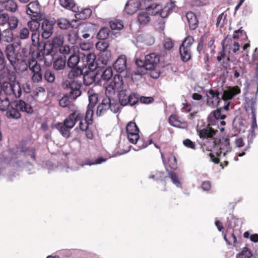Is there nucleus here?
<instances>
[{"mask_svg":"<svg viewBox=\"0 0 258 258\" xmlns=\"http://www.w3.org/2000/svg\"><path fill=\"white\" fill-rule=\"evenodd\" d=\"M44 78L46 81L52 83L55 80L54 74L50 70H47L44 74Z\"/></svg>","mask_w":258,"mask_h":258,"instance_id":"obj_57","label":"nucleus"},{"mask_svg":"<svg viewBox=\"0 0 258 258\" xmlns=\"http://www.w3.org/2000/svg\"><path fill=\"white\" fill-rule=\"evenodd\" d=\"M83 64L81 67L88 68L90 71H94L97 68V63L96 61V55L94 53L86 51L85 53H80Z\"/></svg>","mask_w":258,"mask_h":258,"instance_id":"obj_9","label":"nucleus"},{"mask_svg":"<svg viewBox=\"0 0 258 258\" xmlns=\"http://www.w3.org/2000/svg\"><path fill=\"white\" fill-rule=\"evenodd\" d=\"M81 84L78 81H72L66 84V88L69 92L70 98L75 100L82 94L81 91Z\"/></svg>","mask_w":258,"mask_h":258,"instance_id":"obj_11","label":"nucleus"},{"mask_svg":"<svg viewBox=\"0 0 258 258\" xmlns=\"http://www.w3.org/2000/svg\"><path fill=\"white\" fill-rule=\"evenodd\" d=\"M109 98H104L103 99L101 104H99L97 108L96 113L98 116H101L104 114L109 108Z\"/></svg>","mask_w":258,"mask_h":258,"instance_id":"obj_24","label":"nucleus"},{"mask_svg":"<svg viewBox=\"0 0 258 258\" xmlns=\"http://www.w3.org/2000/svg\"><path fill=\"white\" fill-rule=\"evenodd\" d=\"M111 58V53L110 51L107 50L101 52L100 54V59L102 63L106 64L110 60Z\"/></svg>","mask_w":258,"mask_h":258,"instance_id":"obj_51","label":"nucleus"},{"mask_svg":"<svg viewBox=\"0 0 258 258\" xmlns=\"http://www.w3.org/2000/svg\"><path fill=\"white\" fill-rule=\"evenodd\" d=\"M98 74L96 73L95 75L84 77V83L86 85H90L93 82L96 81V78L97 77Z\"/></svg>","mask_w":258,"mask_h":258,"instance_id":"obj_60","label":"nucleus"},{"mask_svg":"<svg viewBox=\"0 0 258 258\" xmlns=\"http://www.w3.org/2000/svg\"><path fill=\"white\" fill-rule=\"evenodd\" d=\"M197 130L201 139L211 141L213 148L218 150L216 152L218 157L220 156L222 153H223V156H225L227 153L231 152V147L230 146L229 139L228 138L218 139L214 138V136L218 132V130L210 126V124L202 130H199L198 128Z\"/></svg>","mask_w":258,"mask_h":258,"instance_id":"obj_1","label":"nucleus"},{"mask_svg":"<svg viewBox=\"0 0 258 258\" xmlns=\"http://www.w3.org/2000/svg\"><path fill=\"white\" fill-rule=\"evenodd\" d=\"M149 15L146 11L141 12L138 14V20L140 24L146 25L150 21Z\"/></svg>","mask_w":258,"mask_h":258,"instance_id":"obj_37","label":"nucleus"},{"mask_svg":"<svg viewBox=\"0 0 258 258\" xmlns=\"http://www.w3.org/2000/svg\"><path fill=\"white\" fill-rule=\"evenodd\" d=\"M163 46L165 49H171L173 46V43L170 38H166L163 41Z\"/></svg>","mask_w":258,"mask_h":258,"instance_id":"obj_62","label":"nucleus"},{"mask_svg":"<svg viewBox=\"0 0 258 258\" xmlns=\"http://www.w3.org/2000/svg\"><path fill=\"white\" fill-rule=\"evenodd\" d=\"M14 68L18 73H24L28 70V61L22 59H19Z\"/></svg>","mask_w":258,"mask_h":258,"instance_id":"obj_33","label":"nucleus"},{"mask_svg":"<svg viewBox=\"0 0 258 258\" xmlns=\"http://www.w3.org/2000/svg\"><path fill=\"white\" fill-rule=\"evenodd\" d=\"M126 130L128 141L134 144L138 143V148L134 149L135 151H139L148 146L147 143L140 139L139 135L140 131L135 122L132 121L128 122L126 126Z\"/></svg>","mask_w":258,"mask_h":258,"instance_id":"obj_3","label":"nucleus"},{"mask_svg":"<svg viewBox=\"0 0 258 258\" xmlns=\"http://www.w3.org/2000/svg\"><path fill=\"white\" fill-rule=\"evenodd\" d=\"M9 26L8 29H11V31L15 29L18 27V19L15 17H9V21L7 22Z\"/></svg>","mask_w":258,"mask_h":258,"instance_id":"obj_47","label":"nucleus"},{"mask_svg":"<svg viewBox=\"0 0 258 258\" xmlns=\"http://www.w3.org/2000/svg\"><path fill=\"white\" fill-rule=\"evenodd\" d=\"M7 58L8 60L10 61V64L14 67L16 66V64L19 60L17 57V55L15 53L13 54H8L6 55Z\"/></svg>","mask_w":258,"mask_h":258,"instance_id":"obj_59","label":"nucleus"},{"mask_svg":"<svg viewBox=\"0 0 258 258\" xmlns=\"http://www.w3.org/2000/svg\"><path fill=\"white\" fill-rule=\"evenodd\" d=\"M116 91L113 86L110 83L109 85L106 87L105 94L107 96L106 98H109L111 100V98L113 97Z\"/></svg>","mask_w":258,"mask_h":258,"instance_id":"obj_56","label":"nucleus"},{"mask_svg":"<svg viewBox=\"0 0 258 258\" xmlns=\"http://www.w3.org/2000/svg\"><path fill=\"white\" fill-rule=\"evenodd\" d=\"M0 5H3V8L12 12H15L17 9V5L13 0H7L3 4H0Z\"/></svg>","mask_w":258,"mask_h":258,"instance_id":"obj_34","label":"nucleus"},{"mask_svg":"<svg viewBox=\"0 0 258 258\" xmlns=\"http://www.w3.org/2000/svg\"><path fill=\"white\" fill-rule=\"evenodd\" d=\"M42 44H43V47L40 50L38 55H40L41 53L43 58H44L45 56L50 55L51 58H53V55L55 54L53 46L51 44H49V48H47V44L45 42H43Z\"/></svg>","mask_w":258,"mask_h":258,"instance_id":"obj_30","label":"nucleus"},{"mask_svg":"<svg viewBox=\"0 0 258 258\" xmlns=\"http://www.w3.org/2000/svg\"><path fill=\"white\" fill-rule=\"evenodd\" d=\"M9 82L4 84V91L10 96L16 98H20L22 95V88L20 83L16 79L15 73H12L9 77Z\"/></svg>","mask_w":258,"mask_h":258,"instance_id":"obj_4","label":"nucleus"},{"mask_svg":"<svg viewBox=\"0 0 258 258\" xmlns=\"http://www.w3.org/2000/svg\"><path fill=\"white\" fill-rule=\"evenodd\" d=\"M80 114L78 112H73L67 117L63 122H58L55 128L62 136L68 139L71 136V130L73 128L76 123V119H80Z\"/></svg>","mask_w":258,"mask_h":258,"instance_id":"obj_2","label":"nucleus"},{"mask_svg":"<svg viewBox=\"0 0 258 258\" xmlns=\"http://www.w3.org/2000/svg\"><path fill=\"white\" fill-rule=\"evenodd\" d=\"M60 5L64 8H69L74 11L75 4L73 0H59Z\"/></svg>","mask_w":258,"mask_h":258,"instance_id":"obj_54","label":"nucleus"},{"mask_svg":"<svg viewBox=\"0 0 258 258\" xmlns=\"http://www.w3.org/2000/svg\"><path fill=\"white\" fill-rule=\"evenodd\" d=\"M110 32V30L108 28L102 27L97 33V38L101 40L106 39L109 37Z\"/></svg>","mask_w":258,"mask_h":258,"instance_id":"obj_39","label":"nucleus"},{"mask_svg":"<svg viewBox=\"0 0 258 258\" xmlns=\"http://www.w3.org/2000/svg\"><path fill=\"white\" fill-rule=\"evenodd\" d=\"M109 43L104 41H100L96 43V48L101 52L107 51V49L109 47Z\"/></svg>","mask_w":258,"mask_h":258,"instance_id":"obj_53","label":"nucleus"},{"mask_svg":"<svg viewBox=\"0 0 258 258\" xmlns=\"http://www.w3.org/2000/svg\"><path fill=\"white\" fill-rule=\"evenodd\" d=\"M63 37L61 35H57L55 36L52 40V44L53 47H59L63 44Z\"/></svg>","mask_w":258,"mask_h":258,"instance_id":"obj_52","label":"nucleus"},{"mask_svg":"<svg viewBox=\"0 0 258 258\" xmlns=\"http://www.w3.org/2000/svg\"><path fill=\"white\" fill-rule=\"evenodd\" d=\"M79 39V37L77 32L72 31L69 32L68 35V40L72 44H76Z\"/></svg>","mask_w":258,"mask_h":258,"instance_id":"obj_48","label":"nucleus"},{"mask_svg":"<svg viewBox=\"0 0 258 258\" xmlns=\"http://www.w3.org/2000/svg\"><path fill=\"white\" fill-rule=\"evenodd\" d=\"M89 95V103L88 106L87 110V117L90 116L92 117L93 114V108L95 107L96 104L98 102V94L93 92V90H89L88 92Z\"/></svg>","mask_w":258,"mask_h":258,"instance_id":"obj_17","label":"nucleus"},{"mask_svg":"<svg viewBox=\"0 0 258 258\" xmlns=\"http://www.w3.org/2000/svg\"><path fill=\"white\" fill-rule=\"evenodd\" d=\"M11 105V102L8 97H0V110L2 111H7L9 107Z\"/></svg>","mask_w":258,"mask_h":258,"instance_id":"obj_40","label":"nucleus"},{"mask_svg":"<svg viewBox=\"0 0 258 258\" xmlns=\"http://www.w3.org/2000/svg\"><path fill=\"white\" fill-rule=\"evenodd\" d=\"M40 18H35V19H32L27 23V26L31 32L39 31L41 26V23H40L38 20Z\"/></svg>","mask_w":258,"mask_h":258,"instance_id":"obj_32","label":"nucleus"},{"mask_svg":"<svg viewBox=\"0 0 258 258\" xmlns=\"http://www.w3.org/2000/svg\"><path fill=\"white\" fill-rule=\"evenodd\" d=\"M186 18L189 28L191 30H195L198 25V21L196 15L192 12H189L186 13Z\"/></svg>","mask_w":258,"mask_h":258,"instance_id":"obj_27","label":"nucleus"},{"mask_svg":"<svg viewBox=\"0 0 258 258\" xmlns=\"http://www.w3.org/2000/svg\"><path fill=\"white\" fill-rule=\"evenodd\" d=\"M220 94L217 90L210 89L207 92V103L209 106H218L219 104Z\"/></svg>","mask_w":258,"mask_h":258,"instance_id":"obj_14","label":"nucleus"},{"mask_svg":"<svg viewBox=\"0 0 258 258\" xmlns=\"http://www.w3.org/2000/svg\"><path fill=\"white\" fill-rule=\"evenodd\" d=\"M41 33L39 31L33 32L31 34V40L32 44L34 46L40 47L41 45L43 43L42 42L40 41V36Z\"/></svg>","mask_w":258,"mask_h":258,"instance_id":"obj_38","label":"nucleus"},{"mask_svg":"<svg viewBox=\"0 0 258 258\" xmlns=\"http://www.w3.org/2000/svg\"><path fill=\"white\" fill-rule=\"evenodd\" d=\"M240 93V89L237 86L229 87L221 95V99L224 101L231 99L234 96Z\"/></svg>","mask_w":258,"mask_h":258,"instance_id":"obj_18","label":"nucleus"},{"mask_svg":"<svg viewBox=\"0 0 258 258\" xmlns=\"http://www.w3.org/2000/svg\"><path fill=\"white\" fill-rule=\"evenodd\" d=\"M53 22L47 19L42 20L40 28L41 37L44 39L49 38L53 33Z\"/></svg>","mask_w":258,"mask_h":258,"instance_id":"obj_12","label":"nucleus"},{"mask_svg":"<svg viewBox=\"0 0 258 258\" xmlns=\"http://www.w3.org/2000/svg\"><path fill=\"white\" fill-rule=\"evenodd\" d=\"M8 15L3 10V5H0V25L4 26L9 21Z\"/></svg>","mask_w":258,"mask_h":258,"instance_id":"obj_45","label":"nucleus"},{"mask_svg":"<svg viewBox=\"0 0 258 258\" xmlns=\"http://www.w3.org/2000/svg\"><path fill=\"white\" fill-rule=\"evenodd\" d=\"M226 18V15H225L224 13L220 14L217 18V22L216 25L217 27H223L224 25V22Z\"/></svg>","mask_w":258,"mask_h":258,"instance_id":"obj_61","label":"nucleus"},{"mask_svg":"<svg viewBox=\"0 0 258 258\" xmlns=\"http://www.w3.org/2000/svg\"><path fill=\"white\" fill-rule=\"evenodd\" d=\"M168 161L169 166L171 169L175 170L177 168V161L176 158L174 156H172L169 158Z\"/></svg>","mask_w":258,"mask_h":258,"instance_id":"obj_63","label":"nucleus"},{"mask_svg":"<svg viewBox=\"0 0 258 258\" xmlns=\"http://www.w3.org/2000/svg\"><path fill=\"white\" fill-rule=\"evenodd\" d=\"M73 112H78L80 114V119H76V122L79 121V127L81 131H86L88 127V125L92 122L91 118L90 115H89L88 117H87V112L86 113V116L85 119H83L84 115L82 114L80 111L78 110L74 111Z\"/></svg>","mask_w":258,"mask_h":258,"instance_id":"obj_21","label":"nucleus"},{"mask_svg":"<svg viewBox=\"0 0 258 258\" xmlns=\"http://www.w3.org/2000/svg\"><path fill=\"white\" fill-rule=\"evenodd\" d=\"M166 171L168 172V176L171 180L173 183L177 187H181V183L177 175L175 172H170L167 169H166Z\"/></svg>","mask_w":258,"mask_h":258,"instance_id":"obj_41","label":"nucleus"},{"mask_svg":"<svg viewBox=\"0 0 258 258\" xmlns=\"http://www.w3.org/2000/svg\"><path fill=\"white\" fill-rule=\"evenodd\" d=\"M258 93V84H257V90L255 94V96L253 97L249 101L248 105L250 106L251 110V115L256 114V95Z\"/></svg>","mask_w":258,"mask_h":258,"instance_id":"obj_44","label":"nucleus"},{"mask_svg":"<svg viewBox=\"0 0 258 258\" xmlns=\"http://www.w3.org/2000/svg\"><path fill=\"white\" fill-rule=\"evenodd\" d=\"M13 106L18 109L20 112H23L29 114H32L34 109L29 103L22 99L16 100L13 101Z\"/></svg>","mask_w":258,"mask_h":258,"instance_id":"obj_13","label":"nucleus"},{"mask_svg":"<svg viewBox=\"0 0 258 258\" xmlns=\"http://www.w3.org/2000/svg\"><path fill=\"white\" fill-rule=\"evenodd\" d=\"M69 97L70 96L68 94L64 95L59 100V106L63 108L68 107L69 108L71 103Z\"/></svg>","mask_w":258,"mask_h":258,"instance_id":"obj_50","label":"nucleus"},{"mask_svg":"<svg viewBox=\"0 0 258 258\" xmlns=\"http://www.w3.org/2000/svg\"><path fill=\"white\" fill-rule=\"evenodd\" d=\"M194 41V38L191 36H188L180 46L179 53L181 59L183 62L188 61L191 57V46Z\"/></svg>","mask_w":258,"mask_h":258,"instance_id":"obj_7","label":"nucleus"},{"mask_svg":"<svg viewBox=\"0 0 258 258\" xmlns=\"http://www.w3.org/2000/svg\"><path fill=\"white\" fill-rule=\"evenodd\" d=\"M175 5L173 2H170L162 9V6L156 3H151L146 9V11L149 15L155 16L159 15L162 18L167 17L170 13L175 8Z\"/></svg>","mask_w":258,"mask_h":258,"instance_id":"obj_5","label":"nucleus"},{"mask_svg":"<svg viewBox=\"0 0 258 258\" xmlns=\"http://www.w3.org/2000/svg\"><path fill=\"white\" fill-rule=\"evenodd\" d=\"M26 13L34 18H40V5L38 1L30 3L26 7Z\"/></svg>","mask_w":258,"mask_h":258,"instance_id":"obj_15","label":"nucleus"},{"mask_svg":"<svg viewBox=\"0 0 258 258\" xmlns=\"http://www.w3.org/2000/svg\"><path fill=\"white\" fill-rule=\"evenodd\" d=\"M112 76V70L111 67H107L102 72L101 78L104 81H109Z\"/></svg>","mask_w":258,"mask_h":258,"instance_id":"obj_46","label":"nucleus"},{"mask_svg":"<svg viewBox=\"0 0 258 258\" xmlns=\"http://www.w3.org/2000/svg\"><path fill=\"white\" fill-rule=\"evenodd\" d=\"M92 14V11L90 9H85L83 10L80 13V15L81 19H85L89 17Z\"/></svg>","mask_w":258,"mask_h":258,"instance_id":"obj_64","label":"nucleus"},{"mask_svg":"<svg viewBox=\"0 0 258 258\" xmlns=\"http://www.w3.org/2000/svg\"><path fill=\"white\" fill-rule=\"evenodd\" d=\"M252 256V253L247 247L243 248L242 251L236 255V258H249Z\"/></svg>","mask_w":258,"mask_h":258,"instance_id":"obj_55","label":"nucleus"},{"mask_svg":"<svg viewBox=\"0 0 258 258\" xmlns=\"http://www.w3.org/2000/svg\"><path fill=\"white\" fill-rule=\"evenodd\" d=\"M110 27L112 30H120L123 28L122 21L116 20L110 22Z\"/></svg>","mask_w":258,"mask_h":258,"instance_id":"obj_49","label":"nucleus"},{"mask_svg":"<svg viewBox=\"0 0 258 258\" xmlns=\"http://www.w3.org/2000/svg\"><path fill=\"white\" fill-rule=\"evenodd\" d=\"M234 77L237 78L239 77H242L246 73V65L244 62H240L238 66L234 67Z\"/></svg>","mask_w":258,"mask_h":258,"instance_id":"obj_31","label":"nucleus"},{"mask_svg":"<svg viewBox=\"0 0 258 258\" xmlns=\"http://www.w3.org/2000/svg\"><path fill=\"white\" fill-rule=\"evenodd\" d=\"M14 40V35L11 29H5L3 31L0 30V43L6 45L12 43Z\"/></svg>","mask_w":258,"mask_h":258,"instance_id":"obj_19","label":"nucleus"},{"mask_svg":"<svg viewBox=\"0 0 258 258\" xmlns=\"http://www.w3.org/2000/svg\"><path fill=\"white\" fill-rule=\"evenodd\" d=\"M33 73L32 80L34 82H38L42 78L41 73V67L34 58H29L28 60V69Z\"/></svg>","mask_w":258,"mask_h":258,"instance_id":"obj_10","label":"nucleus"},{"mask_svg":"<svg viewBox=\"0 0 258 258\" xmlns=\"http://www.w3.org/2000/svg\"><path fill=\"white\" fill-rule=\"evenodd\" d=\"M113 68L118 73L126 71V57L125 55L121 54L118 57L113 63Z\"/></svg>","mask_w":258,"mask_h":258,"instance_id":"obj_16","label":"nucleus"},{"mask_svg":"<svg viewBox=\"0 0 258 258\" xmlns=\"http://www.w3.org/2000/svg\"><path fill=\"white\" fill-rule=\"evenodd\" d=\"M110 83L118 93L120 90L124 89L122 77L119 75H115Z\"/></svg>","mask_w":258,"mask_h":258,"instance_id":"obj_25","label":"nucleus"},{"mask_svg":"<svg viewBox=\"0 0 258 258\" xmlns=\"http://www.w3.org/2000/svg\"><path fill=\"white\" fill-rule=\"evenodd\" d=\"M169 122L171 125L177 128H184L180 126L182 123L179 120L178 117L176 115H171L169 118Z\"/></svg>","mask_w":258,"mask_h":258,"instance_id":"obj_43","label":"nucleus"},{"mask_svg":"<svg viewBox=\"0 0 258 258\" xmlns=\"http://www.w3.org/2000/svg\"><path fill=\"white\" fill-rule=\"evenodd\" d=\"M19 35L21 39H28L30 36V32L29 29L25 27L23 28L20 30Z\"/></svg>","mask_w":258,"mask_h":258,"instance_id":"obj_58","label":"nucleus"},{"mask_svg":"<svg viewBox=\"0 0 258 258\" xmlns=\"http://www.w3.org/2000/svg\"><path fill=\"white\" fill-rule=\"evenodd\" d=\"M66 64V57L65 56H60L54 60L53 67L54 70L59 71L63 70Z\"/></svg>","mask_w":258,"mask_h":258,"instance_id":"obj_28","label":"nucleus"},{"mask_svg":"<svg viewBox=\"0 0 258 258\" xmlns=\"http://www.w3.org/2000/svg\"><path fill=\"white\" fill-rule=\"evenodd\" d=\"M120 105L124 106L128 105L133 106L138 103L139 95L135 93H131L127 88L120 90L118 93Z\"/></svg>","mask_w":258,"mask_h":258,"instance_id":"obj_6","label":"nucleus"},{"mask_svg":"<svg viewBox=\"0 0 258 258\" xmlns=\"http://www.w3.org/2000/svg\"><path fill=\"white\" fill-rule=\"evenodd\" d=\"M160 61L159 56L155 53H151L145 56L144 60L137 59L136 65H145L149 70L155 69Z\"/></svg>","mask_w":258,"mask_h":258,"instance_id":"obj_8","label":"nucleus"},{"mask_svg":"<svg viewBox=\"0 0 258 258\" xmlns=\"http://www.w3.org/2000/svg\"><path fill=\"white\" fill-rule=\"evenodd\" d=\"M225 40H227V42L224 43L225 49L226 48H228L229 49V55L231 54V52L234 53H236L237 51L239 50L240 45L238 43V42L235 41H233L232 40H230V39L227 38ZM230 55L228 57V59H229Z\"/></svg>","mask_w":258,"mask_h":258,"instance_id":"obj_23","label":"nucleus"},{"mask_svg":"<svg viewBox=\"0 0 258 258\" xmlns=\"http://www.w3.org/2000/svg\"><path fill=\"white\" fill-rule=\"evenodd\" d=\"M80 53L79 54L73 53L70 56L67 61V66L70 68L77 67L81 60Z\"/></svg>","mask_w":258,"mask_h":258,"instance_id":"obj_26","label":"nucleus"},{"mask_svg":"<svg viewBox=\"0 0 258 258\" xmlns=\"http://www.w3.org/2000/svg\"><path fill=\"white\" fill-rule=\"evenodd\" d=\"M56 22L59 28L62 30L68 29L70 27H72V28L74 27L72 23L69 21V20L66 18H59L57 19Z\"/></svg>","mask_w":258,"mask_h":258,"instance_id":"obj_35","label":"nucleus"},{"mask_svg":"<svg viewBox=\"0 0 258 258\" xmlns=\"http://www.w3.org/2000/svg\"><path fill=\"white\" fill-rule=\"evenodd\" d=\"M148 69L145 65H137L136 70L132 73V79L134 81H137L141 79L142 76L146 74Z\"/></svg>","mask_w":258,"mask_h":258,"instance_id":"obj_22","label":"nucleus"},{"mask_svg":"<svg viewBox=\"0 0 258 258\" xmlns=\"http://www.w3.org/2000/svg\"><path fill=\"white\" fill-rule=\"evenodd\" d=\"M6 115L8 118L15 119H19L21 117V114L18 109L13 106V101L11 102L10 109L6 111Z\"/></svg>","mask_w":258,"mask_h":258,"instance_id":"obj_29","label":"nucleus"},{"mask_svg":"<svg viewBox=\"0 0 258 258\" xmlns=\"http://www.w3.org/2000/svg\"><path fill=\"white\" fill-rule=\"evenodd\" d=\"M72 69L69 72L68 75L69 79H74L83 74V69L81 66H78L77 67Z\"/></svg>","mask_w":258,"mask_h":258,"instance_id":"obj_36","label":"nucleus"},{"mask_svg":"<svg viewBox=\"0 0 258 258\" xmlns=\"http://www.w3.org/2000/svg\"><path fill=\"white\" fill-rule=\"evenodd\" d=\"M139 0H128L125 4L124 10L130 15L134 14L140 7Z\"/></svg>","mask_w":258,"mask_h":258,"instance_id":"obj_20","label":"nucleus"},{"mask_svg":"<svg viewBox=\"0 0 258 258\" xmlns=\"http://www.w3.org/2000/svg\"><path fill=\"white\" fill-rule=\"evenodd\" d=\"M213 116L215 119L218 120H223L226 117L225 113L224 112L223 109L222 107L218 108L212 112Z\"/></svg>","mask_w":258,"mask_h":258,"instance_id":"obj_42","label":"nucleus"}]
</instances>
